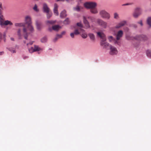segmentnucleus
<instances>
[{"instance_id": "nucleus-1", "label": "nucleus", "mask_w": 151, "mask_h": 151, "mask_svg": "<svg viewBox=\"0 0 151 151\" xmlns=\"http://www.w3.org/2000/svg\"><path fill=\"white\" fill-rule=\"evenodd\" d=\"M14 26L16 27H23L22 32L23 34L24 35V38L26 40L24 41V44H26L27 46L28 47L29 45H32L34 41H29L27 39L28 33L27 32V29L26 27L25 26V23L24 22L17 23H16L14 24Z\"/></svg>"}, {"instance_id": "nucleus-2", "label": "nucleus", "mask_w": 151, "mask_h": 151, "mask_svg": "<svg viewBox=\"0 0 151 151\" xmlns=\"http://www.w3.org/2000/svg\"><path fill=\"white\" fill-rule=\"evenodd\" d=\"M97 34L101 39L100 42L101 45L104 48H108V47H110V45L107 42H105L106 40V39L104 34L101 32H98Z\"/></svg>"}, {"instance_id": "nucleus-3", "label": "nucleus", "mask_w": 151, "mask_h": 151, "mask_svg": "<svg viewBox=\"0 0 151 151\" xmlns=\"http://www.w3.org/2000/svg\"><path fill=\"white\" fill-rule=\"evenodd\" d=\"M99 14L101 17L103 19L109 20L111 18L110 14L104 9L100 10Z\"/></svg>"}, {"instance_id": "nucleus-4", "label": "nucleus", "mask_w": 151, "mask_h": 151, "mask_svg": "<svg viewBox=\"0 0 151 151\" xmlns=\"http://www.w3.org/2000/svg\"><path fill=\"white\" fill-rule=\"evenodd\" d=\"M84 6L86 8L90 9L96 7L97 4L95 2H86L84 3Z\"/></svg>"}, {"instance_id": "nucleus-5", "label": "nucleus", "mask_w": 151, "mask_h": 151, "mask_svg": "<svg viewBox=\"0 0 151 151\" xmlns=\"http://www.w3.org/2000/svg\"><path fill=\"white\" fill-rule=\"evenodd\" d=\"M98 24L103 28H106L107 27V23L101 19H98L97 20Z\"/></svg>"}, {"instance_id": "nucleus-6", "label": "nucleus", "mask_w": 151, "mask_h": 151, "mask_svg": "<svg viewBox=\"0 0 151 151\" xmlns=\"http://www.w3.org/2000/svg\"><path fill=\"white\" fill-rule=\"evenodd\" d=\"M142 13V11L141 9L137 8L135 9L134 13V16L135 18L137 17Z\"/></svg>"}, {"instance_id": "nucleus-7", "label": "nucleus", "mask_w": 151, "mask_h": 151, "mask_svg": "<svg viewBox=\"0 0 151 151\" xmlns=\"http://www.w3.org/2000/svg\"><path fill=\"white\" fill-rule=\"evenodd\" d=\"M83 21L84 24V28L87 29L90 27L89 22L87 20L86 17L85 16L83 17Z\"/></svg>"}, {"instance_id": "nucleus-8", "label": "nucleus", "mask_w": 151, "mask_h": 151, "mask_svg": "<svg viewBox=\"0 0 151 151\" xmlns=\"http://www.w3.org/2000/svg\"><path fill=\"white\" fill-rule=\"evenodd\" d=\"M28 50L30 52L32 53L34 52L40 50L42 49L38 46L35 45L34 48L32 47L30 48H29Z\"/></svg>"}, {"instance_id": "nucleus-9", "label": "nucleus", "mask_w": 151, "mask_h": 151, "mask_svg": "<svg viewBox=\"0 0 151 151\" xmlns=\"http://www.w3.org/2000/svg\"><path fill=\"white\" fill-rule=\"evenodd\" d=\"M110 54L111 55H116L117 53V50L116 47L111 45H110Z\"/></svg>"}, {"instance_id": "nucleus-10", "label": "nucleus", "mask_w": 151, "mask_h": 151, "mask_svg": "<svg viewBox=\"0 0 151 151\" xmlns=\"http://www.w3.org/2000/svg\"><path fill=\"white\" fill-rule=\"evenodd\" d=\"M136 40L140 41L145 40L147 39V37L145 35H141L140 36H137L136 37L134 38Z\"/></svg>"}, {"instance_id": "nucleus-11", "label": "nucleus", "mask_w": 151, "mask_h": 151, "mask_svg": "<svg viewBox=\"0 0 151 151\" xmlns=\"http://www.w3.org/2000/svg\"><path fill=\"white\" fill-rule=\"evenodd\" d=\"M123 35V32L122 30H120L118 32L116 35V39L117 40H119L122 37Z\"/></svg>"}, {"instance_id": "nucleus-12", "label": "nucleus", "mask_w": 151, "mask_h": 151, "mask_svg": "<svg viewBox=\"0 0 151 151\" xmlns=\"http://www.w3.org/2000/svg\"><path fill=\"white\" fill-rule=\"evenodd\" d=\"M25 25L26 24L28 25L32 24V22L31 17L29 16H26L25 18Z\"/></svg>"}, {"instance_id": "nucleus-13", "label": "nucleus", "mask_w": 151, "mask_h": 151, "mask_svg": "<svg viewBox=\"0 0 151 151\" xmlns=\"http://www.w3.org/2000/svg\"><path fill=\"white\" fill-rule=\"evenodd\" d=\"M126 23V22L125 21H122L116 25L115 28L116 29L119 28L124 25Z\"/></svg>"}, {"instance_id": "nucleus-14", "label": "nucleus", "mask_w": 151, "mask_h": 151, "mask_svg": "<svg viewBox=\"0 0 151 151\" xmlns=\"http://www.w3.org/2000/svg\"><path fill=\"white\" fill-rule=\"evenodd\" d=\"M85 32V30L81 28H78L76 29L74 32L75 35H77L79 34L80 33H83Z\"/></svg>"}, {"instance_id": "nucleus-15", "label": "nucleus", "mask_w": 151, "mask_h": 151, "mask_svg": "<svg viewBox=\"0 0 151 151\" xmlns=\"http://www.w3.org/2000/svg\"><path fill=\"white\" fill-rule=\"evenodd\" d=\"M83 8V7L80 5H79L78 4L76 7L73 8V9L74 11L79 12H80Z\"/></svg>"}, {"instance_id": "nucleus-16", "label": "nucleus", "mask_w": 151, "mask_h": 151, "mask_svg": "<svg viewBox=\"0 0 151 151\" xmlns=\"http://www.w3.org/2000/svg\"><path fill=\"white\" fill-rule=\"evenodd\" d=\"M61 27L58 25H55L52 26V29L51 28H49V30L50 31H51L52 29L55 31H58L60 28Z\"/></svg>"}, {"instance_id": "nucleus-17", "label": "nucleus", "mask_w": 151, "mask_h": 151, "mask_svg": "<svg viewBox=\"0 0 151 151\" xmlns=\"http://www.w3.org/2000/svg\"><path fill=\"white\" fill-rule=\"evenodd\" d=\"M58 5L56 4H54V8L53 9V11L54 14L56 15H58Z\"/></svg>"}, {"instance_id": "nucleus-18", "label": "nucleus", "mask_w": 151, "mask_h": 151, "mask_svg": "<svg viewBox=\"0 0 151 151\" xmlns=\"http://www.w3.org/2000/svg\"><path fill=\"white\" fill-rule=\"evenodd\" d=\"M43 9L44 12L48 13L49 12L50 9L46 4H43Z\"/></svg>"}, {"instance_id": "nucleus-19", "label": "nucleus", "mask_w": 151, "mask_h": 151, "mask_svg": "<svg viewBox=\"0 0 151 151\" xmlns=\"http://www.w3.org/2000/svg\"><path fill=\"white\" fill-rule=\"evenodd\" d=\"M36 25L37 29L38 30H41L42 27L41 23L40 22L36 21Z\"/></svg>"}, {"instance_id": "nucleus-20", "label": "nucleus", "mask_w": 151, "mask_h": 151, "mask_svg": "<svg viewBox=\"0 0 151 151\" xmlns=\"http://www.w3.org/2000/svg\"><path fill=\"white\" fill-rule=\"evenodd\" d=\"M91 12L93 14H96L98 13L97 9L96 7L90 9Z\"/></svg>"}, {"instance_id": "nucleus-21", "label": "nucleus", "mask_w": 151, "mask_h": 151, "mask_svg": "<svg viewBox=\"0 0 151 151\" xmlns=\"http://www.w3.org/2000/svg\"><path fill=\"white\" fill-rule=\"evenodd\" d=\"M13 23L10 21L8 20L5 21V22L4 23L3 25H9L10 26L12 25Z\"/></svg>"}, {"instance_id": "nucleus-22", "label": "nucleus", "mask_w": 151, "mask_h": 151, "mask_svg": "<svg viewBox=\"0 0 151 151\" xmlns=\"http://www.w3.org/2000/svg\"><path fill=\"white\" fill-rule=\"evenodd\" d=\"M4 22V17L2 15L1 16H0V25L1 26L3 25Z\"/></svg>"}, {"instance_id": "nucleus-23", "label": "nucleus", "mask_w": 151, "mask_h": 151, "mask_svg": "<svg viewBox=\"0 0 151 151\" xmlns=\"http://www.w3.org/2000/svg\"><path fill=\"white\" fill-rule=\"evenodd\" d=\"M66 11L65 10H63L61 12L60 14V17L63 18L66 17Z\"/></svg>"}, {"instance_id": "nucleus-24", "label": "nucleus", "mask_w": 151, "mask_h": 151, "mask_svg": "<svg viewBox=\"0 0 151 151\" xmlns=\"http://www.w3.org/2000/svg\"><path fill=\"white\" fill-rule=\"evenodd\" d=\"M88 35L90 38L91 40L92 41H94L95 39L94 35L92 33H89Z\"/></svg>"}, {"instance_id": "nucleus-25", "label": "nucleus", "mask_w": 151, "mask_h": 151, "mask_svg": "<svg viewBox=\"0 0 151 151\" xmlns=\"http://www.w3.org/2000/svg\"><path fill=\"white\" fill-rule=\"evenodd\" d=\"M147 24L149 26V27H151V17H148L147 20Z\"/></svg>"}, {"instance_id": "nucleus-26", "label": "nucleus", "mask_w": 151, "mask_h": 151, "mask_svg": "<svg viewBox=\"0 0 151 151\" xmlns=\"http://www.w3.org/2000/svg\"><path fill=\"white\" fill-rule=\"evenodd\" d=\"M126 38L128 40H132V37L131 34H129L128 33H127L126 34Z\"/></svg>"}, {"instance_id": "nucleus-27", "label": "nucleus", "mask_w": 151, "mask_h": 151, "mask_svg": "<svg viewBox=\"0 0 151 151\" xmlns=\"http://www.w3.org/2000/svg\"><path fill=\"white\" fill-rule=\"evenodd\" d=\"M108 40L110 42H113L114 40V38L111 36H109L108 37Z\"/></svg>"}, {"instance_id": "nucleus-28", "label": "nucleus", "mask_w": 151, "mask_h": 151, "mask_svg": "<svg viewBox=\"0 0 151 151\" xmlns=\"http://www.w3.org/2000/svg\"><path fill=\"white\" fill-rule=\"evenodd\" d=\"M27 28L31 32H32L34 30L33 27L31 25V24L27 25Z\"/></svg>"}, {"instance_id": "nucleus-29", "label": "nucleus", "mask_w": 151, "mask_h": 151, "mask_svg": "<svg viewBox=\"0 0 151 151\" xmlns=\"http://www.w3.org/2000/svg\"><path fill=\"white\" fill-rule=\"evenodd\" d=\"M88 19H89L91 22H95V17L91 16H89L88 17Z\"/></svg>"}, {"instance_id": "nucleus-30", "label": "nucleus", "mask_w": 151, "mask_h": 151, "mask_svg": "<svg viewBox=\"0 0 151 151\" xmlns=\"http://www.w3.org/2000/svg\"><path fill=\"white\" fill-rule=\"evenodd\" d=\"M146 54L148 57L151 58V50H147L146 51Z\"/></svg>"}, {"instance_id": "nucleus-31", "label": "nucleus", "mask_w": 151, "mask_h": 151, "mask_svg": "<svg viewBox=\"0 0 151 151\" xmlns=\"http://www.w3.org/2000/svg\"><path fill=\"white\" fill-rule=\"evenodd\" d=\"M114 18L115 19H118L119 18V15L117 12H115L114 13Z\"/></svg>"}, {"instance_id": "nucleus-32", "label": "nucleus", "mask_w": 151, "mask_h": 151, "mask_svg": "<svg viewBox=\"0 0 151 151\" xmlns=\"http://www.w3.org/2000/svg\"><path fill=\"white\" fill-rule=\"evenodd\" d=\"M41 42L42 43H45L47 41V38L46 37H44L42 38L41 40Z\"/></svg>"}, {"instance_id": "nucleus-33", "label": "nucleus", "mask_w": 151, "mask_h": 151, "mask_svg": "<svg viewBox=\"0 0 151 151\" xmlns=\"http://www.w3.org/2000/svg\"><path fill=\"white\" fill-rule=\"evenodd\" d=\"M70 21L68 18H66L63 22V23L65 24H67L69 23Z\"/></svg>"}, {"instance_id": "nucleus-34", "label": "nucleus", "mask_w": 151, "mask_h": 151, "mask_svg": "<svg viewBox=\"0 0 151 151\" xmlns=\"http://www.w3.org/2000/svg\"><path fill=\"white\" fill-rule=\"evenodd\" d=\"M81 36L83 38H86L87 37V35L86 33L84 32L82 34Z\"/></svg>"}, {"instance_id": "nucleus-35", "label": "nucleus", "mask_w": 151, "mask_h": 151, "mask_svg": "<svg viewBox=\"0 0 151 151\" xmlns=\"http://www.w3.org/2000/svg\"><path fill=\"white\" fill-rule=\"evenodd\" d=\"M77 25L79 27L78 28H81L82 29V28L83 27V25L80 22L78 23L77 24Z\"/></svg>"}, {"instance_id": "nucleus-36", "label": "nucleus", "mask_w": 151, "mask_h": 151, "mask_svg": "<svg viewBox=\"0 0 151 151\" xmlns=\"http://www.w3.org/2000/svg\"><path fill=\"white\" fill-rule=\"evenodd\" d=\"M33 9L36 12H38V10L37 8V6L36 4H35L33 8Z\"/></svg>"}, {"instance_id": "nucleus-37", "label": "nucleus", "mask_w": 151, "mask_h": 151, "mask_svg": "<svg viewBox=\"0 0 151 151\" xmlns=\"http://www.w3.org/2000/svg\"><path fill=\"white\" fill-rule=\"evenodd\" d=\"M118 40H115L114 39V40L113 41V42H114V44H117L118 45H119L120 44V42L119 41H118Z\"/></svg>"}, {"instance_id": "nucleus-38", "label": "nucleus", "mask_w": 151, "mask_h": 151, "mask_svg": "<svg viewBox=\"0 0 151 151\" xmlns=\"http://www.w3.org/2000/svg\"><path fill=\"white\" fill-rule=\"evenodd\" d=\"M118 40H115L114 39V40L113 41V42H114V44H117L118 45H119L120 44V42L119 41H118Z\"/></svg>"}, {"instance_id": "nucleus-39", "label": "nucleus", "mask_w": 151, "mask_h": 151, "mask_svg": "<svg viewBox=\"0 0 151 151\" xmlns=\"http://www.w3.org/2000/svg\"><path fill=\"white\" fill-rule=\"evenodd\" d=\"M21 29H19L18 30L17 33H18V36L19 37H21Z\"/></svg>"}, {"instance_id": "nucleus-40", "label": "nucleus", "mask_w": 151, "mask_h": 151, "mask_svg": "<svg viewBox=\"0 0 151 151\" xmlns=\"http://www.w3.org/2000/svg\"><path fill=\"white\" fill-rule=\"evenodd\" d=\"M47 13V18L49 19V18H50V17L51 16L52 14L49 13V12H48V13Z\"/></svg>"}, {"instance_id": "nucleus-41", "label": "nucleus", "mask_w": 151, "mask_h": 151, "mask_svg": "<svg viewBox=\"0 0 151 151\" xmlns=\"http://www.w3.org/2000/svg\"><path fill=\"white\" fill-rule=\"evenodd\" d=\"M3 9V8L2 6V3L0 2V15L1 14V10H2Z\"/></svg>"}, {"instance_id": "nucleus-42", "label": "nucleus", "mask_w": 151, "mask_h": 151, "mask_svg": "<svg viewBox=\"0 0 151 151\" xmlns=\"http://www.w3.org/2000/svg\"><path fill=\"white\" fill-rule=\"evenodd\" d=\"M55 21L51 20V21H47V23L51 24H52L55 23Z\"/></svg>"}, {"instance_id": "nucleus-43", "label": "nucleus", "mask_w": 151, "mask_h": 151, "mask_svg": "<svg viewBox=\"0 0 151 151\" xmlns=\"http://www.w3.org/2000/svg\"><path fill=\"white\" fill-rule=\"evenodd\" d=\"M132 4L131 3H127L126 4H124L122 5V6H125L129 5H131Z\"/></svg>"}, {"instance_id": "nucleus-44", "label": "nucleus", "mask_w": 151, "mask_h": 151, "mask_svg": "<svg viewBox=\"0 0 151 151\" xmlns=\"http://www.w3.org/2000/svg\"><path fill=\"white\" fill-rule=\"evenodd\" d=\"M56 36L58 38H61L62 37V35L61 34H58Z\"/></svg>"}, {"instance_id": "nucleus-45", "label": "nucleus", "mask_w": 151, "mask_h": 151, "mask_svg": "<svg viewBox=\"0 0 151 151\" xmlns=\"http://www.w3.org/2000/svg\"><path fill=\"white\" fill-rule=\"evenodd\" d=\"M58 39H59L58 38V37H57L56 36V37H55V38L54 39L53 41L54 42H55L56 41H57V40H58Z\"/></svg>"}, {"instance_id": "nucleus-46", "label": "nucleus", "mask_w": 151, "mask_h": 151, "mask_svg": "<svg viewBox=\"0 0 151 151\" xmlns=\"http://www.w3.org/2000/svg\"><path fill=\"white\" fill-rule=\"evenodd\" d=\"M74 34H74V33H71L70 34V35L71 37L72 38H73L74 37Z\"/></svg>"}, {"instance_id": "nucleus-47", "label": "nucleus", "mask_w": 151, "mask_h": 151, "mask_svg": "<svg viewBox=\"0 0 151 151\" xmlns=\"http://www.w3.org/2000/svg\"><path fill=\"white\" fill-rule=\"evenodd\" d=\"M2 35L0 33V42H1V41L2 40Z\"/></svg>"}, {"instance_id": "nucleus-48", "label": "nucleus", "mask_w": 151, "mask_h": 151, "mask_svg": "<svg viewBox=\"0 0 151 151\" xmlns=\"http://www.w3.org/2000/svg\"><path fill=\"white\" fill-rule=\"evenodd\" d=\"M65 1L67 2H70L73 1V0H65Z\"/></svg>"}, {"instance_id": "nucleus-49", "label": "nucleus", "mask_w": 151, "mask_h": 151, "mask_svg": "<svg viewBox=\"0 0 151 151\" xmlns=\"http://www.w3.org/2000/svg\"><path fill=\"white\" fill-rule=\"evenodd\" d=\"M65 31H63L61 33V34L62 35H64L65 34Z\"/></svg>"}, {"instance_id": "nucleus-50", "label": "nucleus", "mask_w": 151, "mask_h": 151, "mask_svg": "<svg viewBox=\"0 0 151 151\" xmlns=\"http://www.w3.org/2000/svg\"><path fill=\"white\" fill-rule=\"evenodd\" d=\"M138 23L140 24L141 26H142L143 24L141 21L139 22H138Z\"/></svg>"}, {"instance_id": "nucleus-51", "label": "nucleus", "mask_w": 151, "mask_h": 151, "mask_svg": "<svg viewBox=\"0 0 151 151\" xmlns=\"http://www.w3.org/2000/svg\"><path fill=\"white\" fill-rule=\"evenodd\" d=\"M4 52H3V51L1 52H0V55H3V54H4Z\"/></svg>"}, {"instance_id": "nucleus-52", "label": "nucleus", "mask_w": 151, "mask_h": 151, "mask_svg": "<svg viewBox=\"0 0 151 151\" xmlns=\"http://www.w3.org/2000/svg\"><path fill=\"white\" fill-rule=\"evenodd\" d=\"M125 30L127 32H128L129 31V29L128 28H127V27L125 28Z\"/></svg>"}, {"instance_id": "nucleus-53", "label": "nucleus", "mask_w": 151, "mask_h": 151, "mask_svg": "<svg viewBox=\"0 0 151 151\" xmlns=\"http://www.w3.org/2000/svg\"><path fill=\"white\" fill-rule=\"evenodd\" d=\"M28 58V56H25V57H23V59H26V58Z\"/></svg>"}, {"instance_id": "nucleus-54", "label": "nucleus", "mask_w": 151, "mask_h": 151, "mask_svg": "<svg viewBox=\"0 0 151 151\" xmlns=\"http://www.w3.org/2000/svg\"><path fill=\"white\" fill-rule=\"evenodd\" d=\"M65 1V0H57V1Z\"/></svg>"}, {"instance_id": "nucleus-55", "label": "nucleus", "mask_w": 151, "mask_h": 151, "mask_svg": "<svg viewBox=\"0 0 151 151\" xmlns=\"http://www.w3.org/2000/svg\"><path fill=\"white\" fill-rule=\"evenodd\" d=\"M11 40H12V41H14V39L13 38H11Z\"/></svg>"}, {"instance_id": "nucleus-56", "label": "nucleus", "mask_w": 151, "mask_h": 151, "mask_svg": "<svg viewBox=\"0 0 151 151\" xmlns=\"http://www.w3.org/2000/svg\"><path fill=\"white\" fill-rule=\"evenodd\" d=\"M12 52L13 53H15V50H13Z\"/></svg>"}]
</instances>
